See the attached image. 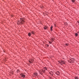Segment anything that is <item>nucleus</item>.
I'll list each match as a JSON object with an SVG mask.
<instances>
[{
	"instance_id": "nucleus-1",
	"label": "nucleus",
	"mask_w": 79,
	"mask_h": 79,
	"mask_svg": "<svg viewBox=\"0 0 79 79\" xmlns=\"http://www.w3.org/2000/svg\"><path fill=\"white\" fill-rule=\"evenodd\" d=\"M24 19H20V21H17V24H24L25 22Z\"/></svg>"
},
{
	"instance_id": "nucleus-2",
	"label": "nucleus",
	"mask_w": 79,
	"mask_h": 79,
	"mask_svg": "<svg viewBox=\"0 0 79 79\" xmlns=\"http://www.w3.org/2000/svg\"><path fill=\"white\" fill-rule=\"evenodd\" d=\"M59 62L60 63L61 65H63L62 64H65L66 63V62L64 60H62Z\"/></svg>"
},
{
	"instance_id": "nucleus-3",
	"label": "nucleus",
	"mask_w": 79,
	"mask_h": 79,
	"mask_svg": "<svg viewBox=\"0 0 79 79\" xmlns=\"http://www.w3.org/2000/svg\"><path fill=\"white\" fill-rule=\"evenodd\" d=\"M42 73H44V71L42 69H41L39 71V73L41 74H42Z\"/></svg>"
},
{
	"instance_id": "nucleus-4",
	"label": "nucleus",
	"mask_w": 79,
	"mask_h": 79,
	"mask_svg": "<svg viewBox=\"0 0 79 79\" xmlns=\"http://www.w3.org/2000/svg\"><path fill=\"white\" fill-rule=\"evenodd\" d=\"M71 62H72V63H74V59L73 58H72L71 59Z\"/></svg>"
},
{
	"instance_id": "nucleus-5",
	"label": "nucleus",
	"mask_w": 79,
	"mask_h": 79,
	"mask_svg": "<svg viewBox=\"0 0 79 79\" xmlns=\"http://www.w3.org/2000/svg\"><path fill=\"white\" fill-rule=\"evenodd\" d=\"M56 74L57 75H60V72H59V71H57L56 73Z\"/></svg>"
},
{
	"instance_id": "nucleus-6",
	"label": "nucleus",
	"mask_w": 79,
	"mask_h": 79,
	"mask_svg": "<svg viewBox=\"0 0 79 79\" xmlns=\"http://www.w3.org/2000/svg\"><path fill=\"white\" fill-rule=\"evenodd\" d=\"M34 76H37V73H35L34 74Z\"/></svg>"
},
{
	"instance_id": "nucleus-7",
	"label": "nucleus",
	"mask_w": 79,
	"mask_h": 79,
	"mask_svg": "<svg viewBox=\"0 0 79 79\" xmlns=\"http://www.w3.org/2000/svg\"><path fill=\"white\" fill-rule=\"evenodd\" d=\"M28 35L29 36H30L31 35V33H29L28 34Z\"/></svg>"
},
{
	"instance_id": "nucleus-8",
	"label": "nucleus",
	"mask_w": 79,
	"mask_h": 79,
	"mask_svg": "<svg viewBox=\"0 0 79 79\" xmlns=\"http://www.w3.org/2000/svg\"><path fill=\"white\" fill-rule=\"evenodd\" d=\"M44 29L46 30V29H47V27H44Z\"/></svg>"
},
{
	"instance_id": "nucleus-9",
	"label": "nucleus",
	"mask_w": 79,
	"mask_h": 79,
	"mask_svg": "<svg viewBox=\"0 0 79 79\" xmlns=\"http://www.w3.org/2000/svg\"><path fill=\"white\" fill-rule=\"evenodd\" d=\"M77 35H78L77 33H75V35L76 37H77Z\"/></svg>"
},
{
	"instance_id": "nucleus-10",
	"label": "nucleus",
	"mask_w": 79,
	"mask_h": 79,
	"mask_svg": "<svg viewBox=\"0 0 79 79\" xmlns=\"http://www.w3.org/2000/svg\"><path fill=\"white\" fill-rule=\"evenodd\" d=\"M52 28H53V27L52 26V27H51V31H52Z\"/></svg>"
},
{
	"instance_id": "nucleus-11",
	"label": "nucleus",
	"mask_w": 79,
	"mask_h": 79,
	"mask_svg": "<svg viewBox=\"0 0 79 79\" xmlns=\"http://www.w3.org/2000/svg\"><path fill=\"white\" fill-rule=\"evenodd\" d=\"M31 32L32 34H35V32L33 31H32Z\"/></svg>"
},
{
	"instance_id": "nucleus-12",
	"label": "nucleus",
	"mask_w": 79,
	"mask_h": 79,
	"mask_svg": "<svg viewBox=\"0 0 79 79\" xmlns=\"http://www.w3.org/2000/svg\"><path fill=\"white\" fill-rule=\"evenodd\" d=\"M64 24L65 25H68V23L67 22H65L64 23Z\"/></svg>"
},
{
	"instance_id": "nucleus-13",
	"label": "nucleus",
	"mask_w": 79,
	"mask_h": 79,
	"mask_svg": "<svg viewBox=\"0 0 79 79\" xmlns=\"http://www.w3.org/2000/svg\"><path fill=\"white\" fill-rule=\"evenodd\" d=\"M25 76L24 75H22V77H25Z\"/></svg>"
},
{
	"instance_id": "nucleus-14",
	"label": "nucleus",
	"mask_w": 79,
	"mask_h": 79,
	"mask_svg": "<svg viewBox=\"0 0 79 79\" xmlns=\"http://www.w3.org/2000/svg\"><path fill=\"white\" fill-rule=\"evenodd\" d=\"M75 78V79H78V77H76Z\"/></svg>"
},
{
	"instance_id": "nucleus-15",
	"label": "nucleus",
	"mask_w": 79,
	"mask_h": 79,
	"mask_svg": "<svg viewBox=\"0 0 79 79\" xmlns=\"http://www.w3.org/2000/svg\"><path fill=\"white\" fill-rule=\"evenodd\" d=\"M44 72L45 71V70H47V69H46L45 68H44Z\"/></svg>"
},
{
	"instance_id": "nucleus-16",
	"label": "nucleus",
	"mask_w": 79,
	"mask_h": 79,
	"mask_svg": "<svg viewBox=\"0 0 79 79\" xmlns=\"http://www.w3.org/2000/svg\"><path fill=\"white\" fill-rule=\"evenodd\" d=\"M73 2H75V0H72Z\"/></svg>"
},
{
	"instance_id": "nucleus-17",
	"label": "nucleus",
	"mask_w": 79,
	"mask_h": 79,
	"mask_svg": "<svg viewBox=\"0 0 79 79\" xmlns=\"http://www.w3.org/2000/svg\"><path fill=\"white\" fill-rule=\"evenodd\" d=\"M69 45V44H66V45L67 46H68Z\"/></svg>"
},
{
	"instance_id": "nucleus-18",
	"label": "nucleus",
	"mask_w": 79,
	"mask_h": 79,
	"mask_svg": "<svg viewBox=\"0 0 79 79\" xmlns=\"http://www.w3.org/2000/svg\"><path fill=\"white\" fill-rule=\"evenodd\" d=\"M49 43L50 44H52V42H50V41H49Z\"/></svg>"
},
{
	"instance_id": "nucleus-19",
	"label": "nucleus",
	"mask_w": 79,
	"mask_h": 79,
	"mask_svg": "<svg viewBox=\"0 0 79 79\" xmlns=\"http://www.w3.org/2000/svg\"><path fill=\"white\" fill-rule=\"evenodd\" d=\"M46 46H47V47H48V45L47 44V45H46Z\"/></svg>"
},
{
	"instance_id": "nucleus-20",
	"label": "nucleus",
	"mask_w": 79,
	"mask_h": 79,
	"mask_svg": "<svg viewBox=\"0 0 79 79\" xmlns=\"http://www.w3.org/2000/svg\"><path fill=\"white\" fill-rule=\"evenodd\" d=\"M49 74H51V72H49Z\"/></svg>"
},
{
	"instance_id": "nucleus-21",
	"label": "nucleus",
	"mask_w": 79,
	"mask_h": 79,
	"mask_svg": "<svg viewBox=\"0 0 79 79\" xmlns=\"http://www.w3.org/2000/svg\"><path fill=\"white\" fill-rule=\"evenodd\" d=\"M17 71H19V70H18Z\"/></svg>"
},
{
	"instance_id": "nucleus-22",
	"label": "nucleus",
	"mask_w": 79,
	"mask_h": 79,
	"mask_svg": "<svg viewBox=\"0 0 79 79\" xmlns=\"http://www.w3.org/2000/svg\"><path fill=\"white\" fill-rule=\"evenodd\" d=\"M78 34H79V31H78Z\"/></svg>"
},
{
	"instance_id": "nucleus-23",
	"label": "nucleus",
	"mask_w": 79,
	"mask_h": 79,
	"mask_svg": "<svg viewBox=\"0 0 79 79\" xmlns=\"http://www.w3.org/2000/svg\"><path fill=\"white\" fill-rule=\"evenodd\" d=\"M29 62H30V63H31V61H29Z\"/></svg>"
},
{
	"instance_id": "nucleus-24",
	"label": "nucleus",
	"mask_w": 79,
	"mask_h": 79,
	"mask_svg": "<svg viewBox=\"0 0 79 79\" xmlns=\"http://www.w3.org/2000/svg\"><path fill=\"white\" fill-rule=\"evenodd\" d=\"M51 75H53V74H51Z\"/></svg>"
},
{
	"instance_id": "nucleus-25",
	"label": "nucleus",
	"mask_w": 79,
	"mask_h": 79,
	"mask_svg": "<svg viewBox=\"0 0 79 79\" xmlns=\"http://www.w3.org/2000/svg\"><path fill=\"white\" fill-rule=\"evenodd\" d=\"M70 63H71V61H70Z\"/></svg>"
}]
</instances>
